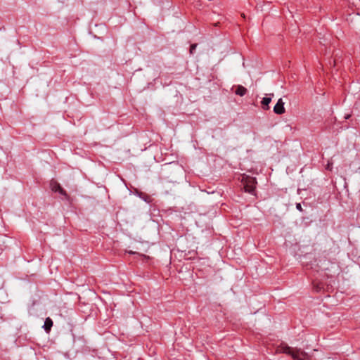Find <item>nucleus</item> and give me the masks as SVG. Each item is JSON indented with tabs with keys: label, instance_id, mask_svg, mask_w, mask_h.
I'll return each instance as SVG.
<instances>
[{
	"label": "nucleus",
	"instance_id": "f257e3e1",
	"mask_svg": "<svg viewBox=\"0 0 360 360\" xmlns=\"http://www.w3.org/2000/svg\"><path fill=\"white\" fill-rule=\"evenodd\" d=\"M276 352L288 354L293 360H310V356L307 352L300 348L289 347L286 344L278 346Z\"/></svg>",
	"mask_w": 360,
	"mask_h": 360
},
{
	"label": "nucleus",
	"instance_id": "f03ea898",
	"mask_svg": "<svg viewBox=\"0 0 360 360\" xmlns=\"http://www.w3.org/2000/svg\"><path fill=\"white\" fill-rule=\"evenodd\" d=\"M243 181L245 192L252 193L255 189V185L257 184L255 178L247 176L243 179Z\"/></svg>",
	"mask_w": 360,
	"mask_h": 360
},
{
	"label": "nucleus",
	"instance_id": "7ed1b4c3",
	"mask_svg": "<svg viewBox=\"0 0 360 360\" xmlns=\"http://www.w3.org/2000/svg\"><path fill=\"white\" fill-rule=\"evenodd\" d=\"M284 102L282 98H279L276 104L274 107V112L277 115H282L285 113V110L284 108Z\"/></svg>",
	"mask_w": 360,
	"mask_h": 360
},
{
	"label": "nucleus",
	"instance_id": "20e7f679",
	"mask_svg": "<svg viewBox=\"0 0 360 360\" xmlns=\"http://www.w3.org/2000/svg\"><path fill=\"white\" fill-rule=\"evenodd\" d=\"M51 188L54 192H58L61 195H67L66 192L63 190V188L60 186V185L56 181L51 182Z\"/></svg>",
	"mask_w": 360,
	"mask_h": 360
},
{
	"label": "nucleus",
	"instance_id": "39448f33",
	"mask_svg": "<svg viewBox=\"0 0 360 360\" xmlns=\"http://www.w3.org/2000/svg\"><path fill=\"white\" fill-rule=\"evenodd\" d=\"M270 97H264L261 102L264 110H268L269 108V105L271 101L274 94H269Z\"/></svg>",
	"mask_w": 360,
	"mask_h": 360
},
{
	"label": "nucleus",
	"instance_id": "423d86ee",
	"mask_svg": "<svg viewBox=\"0 0 360 360\" xmlns=\"http://www.w3.org/2000/svg\"><path fill=\"white\" fill-rule=\"evenodd\" d=\"M247 91H248V90L246 88H245L244 86H243L241 85H238L236 86L235 93H236V94H237L240 96H243L244 95L246 94Z\"/></svg>",
	"mask_w": 360,
	"mask_h": 360
},
{
	"label": "nucleus",
	"instance_id": "0eeeda50",
	"mask_svg": "<svg viewBox=\"0 0 360 360\" xmlns=\"http://www.w3.org/2000/svg\"><path fill=\"white\" fill-rule=\"evenodd\" d=\"M53 326V321L51 319V318L48 317L44 321V324L43 328L46 332H49L51 327Z\"/></svg>",
	"mask_w": 360,
	"mask_h": 360
},
{
	"label": "nucleus",
	"instance_id": "6e6552de",
	"mask_svg": "<svg viewBox=\"0 0 360 360\" xmlns=\"http://www.w3.org/2000/svg\"><path fill=\"white\" fill-rule=\"evenodd\" d=\"M333 168V162H328L326 167V169H328V170H331Z\"/></svg>",
	"mask_w": 360,
	"mask_h": 360
},
{
	"label": "nucleus",
	"instance_id": "1a4fd4ad",
	"mask_svg": "<svg viewBox=\"0 0 360 360\" xmlns=\"http://www.w3.org/2000/svg\"><path fill=\"white\" fill-rule=\"evenodd\" d=\"M196 46H197V44H192V45L191 46V49H190V53H193V51H195V49Z\"/></svg>",
	"mask_w": 360,
	"mask_h": 360
},
{
	"label": "nucleus",
	"instance_id": "9d476101",
	"mask_svg": "<svg viewBox=\"0 0 360 360\" xmlns=\"http://www.w3.org/2000/svg\"><path fill=\"white\" fill-rule=\"evenodd\" d=\"M296 208H297L299 211H302V206H301V204H300V203H297V204H296Z\"/></svg>",
	"mask_w": 360,
	"mask_h": 360
}]
</instances>
